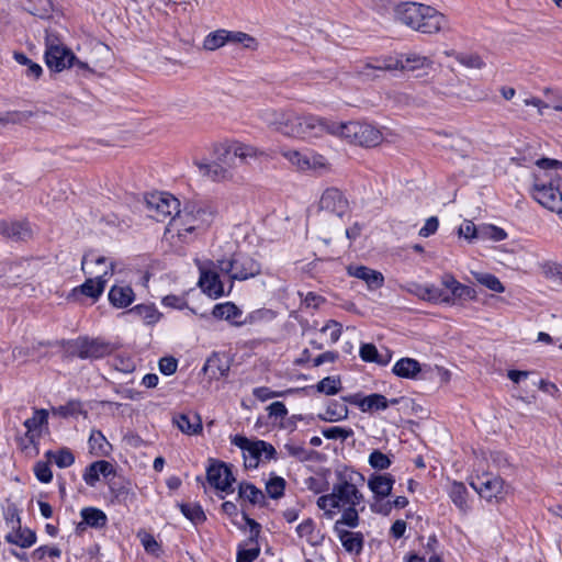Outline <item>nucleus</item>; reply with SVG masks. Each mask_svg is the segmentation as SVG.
<instances>
[{"mask_svg":"<svg viewBox=\"0 0 562 562\" xmlns=\"http://www.w3.org/2000/svg\"><path fill=\"white\" fill-rule=\"evenodd\" d=\"M344 400L353 405H357L363 413L372 411H384L389 407L390 404L394 405L398 403L397 398L389 401L384 395L378 393L370 394L361 398L358 397V395H350Z\"/></svg>","mask_w":562,"mask_h":562,"instance_id":"obj_22","label":"nucleus"},{"mask_svg":"<svg viewBox=\"0 0 562 562\" xmlns=\"http://www.w3.org/2000/svg\"><path fill=\"white\" fill-rule=\"evenodd\" d=\"M368 463L375 471H384L392 465V459L390 456L383 453L379 449H374L369 454Z\"/></svg>","mask_w":562,"mask_h":562,"instance_id":"obj_43","label":"nucleus"},{"mask_svg":"<svg viewBox=\"0 0 562 562\" xmlns=\"http://www.w3.org/2000/svg\"><path fill=\"white\" fill-rule=\"evenodd\" d=\"M316 390L326 395H335L341 390V381L339 376H326L322 379Z\"/></svg>","mask_w":562,"mask_h":562,"instance_id":"obj_47","label":"nucleus"},{"mask_svg":"<svg viewBox=\"0 0 562 562\" xmlns=\"http://www.w3.org/2000/svg\"><path fill=\"white\" fill-rule=\"evenodd\" d=\"M127 314L142 319L147 325L156 324L160 319V313L154 305L139 304L131 308Z\"/></svg>","mask_w":562,"mask_h":562,"instance_id":"obj_32","label":"nucleus"},{"mask_svg":"<svg viewBox=\"0 0 562 562\" xmlns=\"http://www.w3.org/2000/svg\"><path fill=\"white\" fill-rule=\"evenodd\" d=\"M418 291H414V294L431 302L440 303H452L453 299L450 295L443 294V292L435 285L417 286Z\"/></svg>","mask_w":562,"mask_h":562,"instance_id":"obj_37","label":"nucleus"},{"mask_svg":"<svg viewBox=\"0 0 562 562\" xmlns=\"http://www.w3.org/2000/svg\"><path fill=\"white\" fill-rule=\"evenodd\" d=\"M212 314L214 317L225 319L235 326V323L238 322L237 318L243 315V312L233 302H225L216 304L212 311Z\"/></svg>","mask_w":562,"mask_h":562,"instance_id":"obj_31","label":"nucleus"},{"mask_svg":"<svg viewBox=\"0 0 562 562\" xmlns=\"http://www.w3.org/2000/svg\"><path fill=\"white\" fill-rule=\"evenodd\" d=\"M394 16L401 24L422 34L446 35L452 32L449 19L436 8L427 4L402 2L395 7Z\"/></svg>","mask_w":562,"mask_h":562,"instance_id":"obj_3","label":"nucleus"},{"mask_svg":"<svg viewBox=\"0 0 562 562\" xmlns=\"http://www.w3.org/2000/svg\"><path fill=\"white\" fill-rule=\"evenodd\" d=\"M284 449L289 456L299 461H306L310 458L308 451L302 445L290 441L284 445Z\"/></svg>","mask_w":562,"mask_h":562,"instance_id":"obj_54","label":"nucleus"},{"mask_svg":"<svg viewBox=\"0 0 562 562\" xmlns=\"http://www.w3.org/2000/svg\"><path fill=\"white\" fill-rule=\"evenodd\" d=\"M111 491L119 502H126L128 498L134 496L132 488L130 487V485L126 484L120 485L117 487L115 486V484H113L111 486Z\"/></svg>","mask_w":562,"mask_h":562,"instance_id":"obj_61","label":"nucleus"},{"mask_svg":"<svg viewBox=\"0 0 562 562\" xmlns=\"http://www.w3.org/2000/svg\"><path fill=\"white\" fill-rule=\"evenodd\" d=\"M222 274L233 281H245L261 272V263L248 254L235 252L227 258L216 260Z\"/></svg>","mask_w":562,"mask_h":562,"instance_id":"obj_9","label":"nucleus"},{"mask_svg":"<svg viewBox=\"0 0 562 562\" xmlns=\"http://www.w3.org/2000/svg\"><path fill=\"white\" fill-rule=\"evenodd\" d=\"M360 357L366 362L376 361L378 350L375 346L372 344H363L360 347Z\"/></svg>","mask_w":562,"mask_h":562,"instance_id":"obj_63","label":"nucleus"},{"mask_svg":"<svg viewBox=\"0 0 562 562\" xmlns=\"http://www.w3.org/2000/svg\"><path fill=\"white\" fill-rule=\"evenodd\" d=\"M322 333H328L330 342L335 344L339 340V338L341 336V333H342L341 324H339L338 322L333 321V319L328 321L326 323V325L322 328Z\"/></svg>","mask_w":562,"mask_h":562,"instance_id":"obj_57","label":"nucleus"},{"mask_svg":"<svg viewBox=\"0 0 562 562\" xmlns=\"http://www.w3.org/2000/svg\"><path fill=\"white\" fill-rule=\"evenodd\" d=\"M258 116L269 128L288 138L306 140L326 135L327 117L273 108L261 109Z\"/></svg>","mask_w":562,"mask_h":562,"instance_id":"obj_1","label":"nucleus"},{"mask_svg":"<svg viewBox=\"0 0 562 562\" xmlns=\"http://www.w3.org/2000/svg\"><path fill=\"white\" fill-rule=\"evenodd\" d=\"M46 456L52 459L58 468H68L74 464L75 456L68 448L59 449L55 452L47 451Z\"/></svg>","mask_w":562,"mask_h":562,"instance_id":"obj_44","label":"nucleus"},{"mask_svg":"<svg viewBox=\"0 0 562 562\" xmlns=\"http://www.w3.org/2000/svg\"><path fill=\"white\" fill-rule=\"evenodd\" d=\"M116 262L109 257L98 255L93 251L83 256L81 268L86 274H95L88 278L81 285L74 288L67 295V300L79 302L81 296L98 301L102 295L110 278L115 272Z\"/></svg>","mask_w":562,"mask_h":562,"instance_id":"obj_4","label":"nucleus"},{"mask_svg":"<svg viewBox=\"0 0 562 562\" xmlns=\"http://www.w3.org/2000/svg\"><path fill=\"white\" fill-rule=\"evenodd\" d=\"M238 495L252 505L262 504L265 502L263 493L250 483H241L239 485Z\"/></svg>","mask_w":562,"mask_h":562,"instance_id":"obj_40","label":"nucleus"},{"mask_svg":"<svg viewBox=\"0 0 562 562\" xmlns=\"http://www.w3.org/2000/svg\"><path fill=\"white\" fill-rule=\"evenodd\" d=\"M112 473L113 465L110 462L104 460L95 461L86 469L83 473V481L89 486H94L100 480V475L109 476Z\"/></svg>","mask_w":562,"mask_h":562,"instance_id":"obj_28","label":"nucleus"},{"mask_svg":"<svg viewBox=\"0 0 562 562\" xmlns=\"http://www.w3.org/2000/svg\"><path fill=\"white\" fill-rule=\"evenodd\" d=\"M60 554H61V551L59 548L48 547V546L38 547L37 549H35L33 551V557L38 560H43L47 555L50 558H59Z\"/></svg>","mask_w":562,"mask_h":562,"instance_id":"obj_59","label":"nucleus"},{"mask_svg":"<svg viewBox=\"0 0 562 562\" xmlns=\"http://www.w3.org/2000/svg\"><path fill=\"white\" fill-rule=\"evenodd\" d=\"M434 60L418 53H407L398 58H385L366 65V69L416 71L431 68Z\"/></svg>","mask_w":562,"mask_h":562,"instance_id":"obj_13","label":"nucleus"},{"mask_svg":"<svg viewBox=\"0 0 562 562\" xmlns=\"http://www.w3.org/2000/svg\"><path fill=\"white\" fill-rule=\"evenodd\" d=\"M181 513L193 524H201L205 520V515L199 504H182Z\"/></svg>","mask_w":562,"mask_h":562,"instance_id":"obj_49","label":"nucleus"},{"mask_svg":"<svg viewBox=\"0 0 562 562\" xmlns=\"http://www.w3.org/2000/svg\"><path fill=\"white\" fill-rule=\"evenodd\" d=\"M65 351L70 357L80 359H101L110 353L108 344L97 339L77 338L64 342Z\"/></svg>","mask_w":562,"mask_h":562,"instance_id":"obj_16","label":"nucleus"},{"mask_svg":"<svg viewBox=\"0 0 562 562\" xmlns=\"http://www.w3.org/2000/svg\"><path fill=\"white\" fill-rule=\"evenodd\" d=\"M214 161L194 159L193 164L201 177L218 182L232 178V168L236 166L235 159L240 164H248L249 160L261 157L263 151L248 144L232 142L214 145Z\"/></svg>","mask_w":562,"mask_h":562,"instance_id":"obj_2","label":"nucleus"},{"mask_svg":"<svg viewBox=\"0 0 562 562\" xmlns=\"http://www.w3.org/2000/svg\"><path fill=\"white\" fill-rule=\"evenodd\" d=\"M200 279L199 285L209 296L218 299L225 295L224 284L220 280L216 261H206L199 266Z\"/></svg>","mask_w":562,"mask_h":562,"instance_id":"obj_18","label":"nucleus"},{"mask_svg":"<svg viewBox=\"0 0 562 562\" xmlns=\"http://www.w3.org/2000/svg\"><path fill=\"white\" fill-rule=\"evenodd\" d=\"M5 541L21 548H30L36 542V533L29 529L15 528L5 536Z\"/></svg>","mask_w":562,"mask_h":562,"instance_id":"obj_30","label":"nucleus"},{"mask_svg":"<svg viewBox=\"0 0 562 562\" xmlns=\"http://www.w3.org/2000/svg\"><path fill=\"white\" fill-rule=\"evenodd\" d=\"M45 46V61L50 70L60 72L75 64V54L57 37L47 35Z\"/></svg>","mask_w":562,"mask_h":562,"instance_id":"obj_15","label":"nucleus"},{"mask_svg":"<svg viewBox=\"0 0 562 562\" xmlns=\"http://www.w3.org/2000/svg\"><path fill=\"white\" fill-rule=\"evenodd\" d=\"M172 424L182 434L188 436L199 435L203 429L202 419L194 412L175 414L172 416Z\"/></svg>","mask_w":562,"mask_h":562,"instance_id":"obj_24","label":"nucleus"},{"mask_svg":"<svg viewBox=\"0 0 562 562\" xmlns=\"http://www.w3.org/2000/svg\"><path fill=\"white\" fill-rule=\"evenodd\" d=\"M326 134L362 147H374L383 140V134L376 126L358 121L342 123L327 119Z\"/></svg>","mask_w":562,"mask_h":562,"instance_id":"obj_7","label":"nucleus"},{"mask_svg":"<svg viewBox=\"0 0 562 562\" xmlns=\"http://www.w3.org/2000/svg\"><path fill=\"white\" fill-rule=\"evenodd\" d=\"M0 234L7 238L23 240L31 237L32 231L26 222L0 221Z\"/></svg>","mask_w":562,"mask_h":562,"instance_id":"obj_26","label":"nucleus"},{"mask_svg":"<svg viewBox=\"0 0 562 562\" xmlns=\"http://www.w3.org/2000/svg\"><path fill=\"white\" fill-rule=\"evenodd\" d=\"M212 221L213 213L207 207L198 203H187L169 221L166 234L172 239L177 238L179 243L188 244L195 240Z\"/></svg>","mask_w":562,"mask_h":562,"instance_id":"obj_5","label":"nucleus"},{"mask_svg":"<svg viewBox=\"0 0 562 562\" xmlns=\"http://www.w3.org/2000/svg\"><path fill=\"white\" fill-rule=\"evenodd\" d=\"M89 445L92 450L104 451L109 442L100 430H92L89 437Z\"/></svg>","mask_w":562,"mask_h":562,"instance_id":"obj_58","label":"nucleus"},{"mask_svg":"<svg viewBox=\"0 0 562 562\" xmlns=\"http://www.w3.org/2000/svg\"><path fill=\"white\" fill-rule=\"evenodd\" d=\"M315 531V522L312 518L303 520L296 527V533L301 539H305L307 542H313V533Z\"/></svg>","mask_w":562,"mask_h":562,"instance_id":"obj_53","label":"nucleus"},{"mask_svg":"<svg viewBox=\"0 0 562 562\" xmlns=\"http://www.w3.org/2000/svg\"><path fill=\"white\" fill-rule=\"evenodd\" d=\"M340 540L344 549L349 553L359 554L363 548V535L349 530L334 531Z\"/></svg>","mask_w":562,"mask_h":562,"instance_id":"obj_29","label":"nucleus"},{"mask_svg":"<svg viewBox=\"0 0 562 562\" xmlns=\"http://www.w3.org/2000/svg\"><path fill=\"white\" fill-rule=\"evenodd\" d=\"M14 59L23 66H26L25 75L32 79H38L43 72L42 66L37 63L32 61L23 53H14Z\"/></svg>","mask_w":562,"mask_h":562,"instance_id":"obj_46","label":"nucleus"},{"mask_svg":"<svg viewBox=\"0 0 562 562\" xmlns=\"http://www.w3.org/2000/svg\"><path fill=\"white\" fill-rule=\"evenodd\" d=\"M4 519H5L7 526L11 530L19 528V526H21V518H20V515H19V512L16 510V508H8L4 514Z\"/></svg>","mask_w":562,"mask_h":562,"instance_id":"obj_64","label":"nucleus"},{"mask_svg":"<svg viewBox=\"0 0 562 562\" xmlns=\"http://www.w3.org/2000/svg\"><path fill=\"white\" fill-rule=\"evenodd\" d=\"M110 303L116 308H125L131 305L135 299L133 289L130 285L114 284L108 294Z\"/></svg>","mask_w":562,"mask_h":562,"instance_id":"obj_27","label":"nucleus"},{"mask_svg":"<svg viewBox=\"0 0 562 562\" xmlns=\"http://www.w3.org/2000/svg\"><path fill=\"white\" fill-rule=\"evenodd\" d=\"M296 390H293V389H289V390H285V391H272L271 389H269L267 386H259V387H255L252 390V395L257 400H259L261 402H265V401H268L270 398L285 396L286 394H291V393H293Z\"/></svg>","mask_w":562,"mask_h":562,"instance_id":"obj_50","label":"nucleus"},{"mask_svg":"<svg viewBox=\"0 0 562 562\" xmlns=\"http://www.w3.org/2000/svg\"><path fill=\"white\" fill-rule=\"evenodd\" d=\"M54 415L67 418L70 416H77L82 413L81 402L78 400H71L67 402L65 405H60L58 407H54L52 409Z\"/></svg>","mask_w":562,"mask_h":562,"instance_id":"obj_48","label":"nucleus"},{"mask_svg":"<svg viewBox=\"0 0 562 562\" xmlns=\"http://www.w3.org/2000/svg\"><path fill=\"white\" fill-rule=\"evenodd\" d=\"M341 517L336 520L334 531L346 530L345 527L357 528L360 522L357 506L345 507Z\"/></svg>","mask_w":562,"mask_h":562,"instance_id":"obj_38","label":"nucleus"},{"mask_svg":"<svg viewBox=\"0 0 562 562\" xmlns=\"http://www.w3.org/2000/svg\"><path fill=\"white\" fill-rule=\"evenodd\" d=\"M322 435L326 439H333V440L339 439V440L344 441V440L350 438L351 436H353V430L351 428L334 426V427H329V428H324L322 430Z\"/></svg>","mask_w":562,"mask_h":562,"instance_id":"obj_52","label":"nucleus"},{"mask_svg":"<svg viewBox=\"0 0 562 562\" xmlns=\"http://www.w3.org/2000/svg\"><path fill=\"white\" fill-rule=\"evenodd\" d=\"M228 43L241 44L245 48L252 50L258 47V42L254 36L240 31H228L224 29L209 33L204 37L202 45L205 50L212 52Z\"/></svg>","mask_w":562,"mask_h":562,"instance_id":"obj_14","label":"nucleus"},{"mask_svg":"<svg viewBox=\"0 0 562 562\" xmlns=\"http://www.w3.org/2000/svg\"><path fill=\"white\" fill-rule=\"evenodd\" d=\"M472 276L481 285L487 288L493 292L503 293L505 291V286L503 285L501 280L492 273L472 272Z\"/></svg>","mask_w":562,"mask_h":562,"instance_id":"obj_41","label":"nucleus"},{"mask_svg":"<svg viewBox=\"0 0 562 562\" xmlns=\"http://www.w3.org/2000/svg\"><path fill=\"white\" fill-rule=\"evenodd\" d=\"M206 479L214 488L221 492L232 493L234 491L235 477L231 468L222 461L211 460L206 469Z\"/></svg>","mask_w":562,"mask_h":562,"instance_id":"obj_20","label":"nucleus"},{"mask_svg":"<svg viewBox=\"0 0 562 562\" xmlns=\"http://www.w3.org/2000/svg\"><path fill=\"white\" fill-rule=\"evenodd\" d=\"M539 269L548 280L555 283H562V265L547 260L539 265Z\"/></svg>","mask_w":562,"mask_h":562,"instance_id":"obj_42","label":"nucleus"},{"mask_svg":"<svg viewBox=\"0 0 562 562\" xmlns=\"http://www.w3.org/2000/svg\"><path fill=\"white\" fill-rule=\"evenodd\" d=\"M319 210L341 218L349 211V202L344 192L337 188H327L321 195Z\"/></svg>","mask_w":562,"mask_h":562,"instance_id":"obj_21","label":"nucleus"},{"mask_svg":"<svg viewBox=\"0 0 562 562\" xmlns=\"http://www.w3.org/2000/svg\"><path fill=\"white\" fill-rule=\"evenodd\" d=\"M80 515L83 522L91 528H103L108 524L105 513L95 507H85L81 509Z\"/></svg>","mask_w":562,"mask_h":562,"instance_id":"obj_33","label":"nucleus"},{"mask_svg":"<svg viewBox=\"0 0 562 562\" xmlns=\"http://www.w3.org/2000/svg\"><path fill=\"white\" fill-rule=\"evenodd\" d=\"M148 215L158 222H162L179 210L177 198L168 192H153L145 198Z\"/></svg>","mask_w":562,"mask_h":562,"instance_id":"obj_17","label":"nucleus"},{"mask_svg":"<svg viewBox=\"0 0 562 562\" xmlns=\"http://www.w3.org/2000/svg\"><path fill=\"white\" fill-rule=\"evenodd\" d=\"M34 473L36 479L42 483H49L53 480L52 470L46 462H37L34 465Z\"/></svg>","mask_w":562,"mask_h":562,"instance_id":"obj_55","label":"nucleus"},{"mask_svg":"<svg viewBox=\"0 0 562 562\" xmlns=\"http://www.w3.org/2000/svg\"><path fill=\"white\" fill-rule=\"evenodd\" d=\"M284 490L285 480L281 476H273L266 484V492L273 499H278L283 496Z\"/></svg>","mask_w":562,"mask_h":562,"instance_id":"obj_51","label":"nucleus"},{"mask_svg":"<svg viewBox=\"0 0 562 562\" xmlns=\"http://www.w3.org/2000/svg\"><path fill=\"white\" fill-rule=\"evenodd\" d=\"M395 477L391 473H372L368 479V488L372 493L373 502L370 508L373 513L384 516L390 515L392 504L390 501L384 499L391 495Z\"/></svg>","mask_w":562,"mask_h":562,"instance_id":"obj_11","label":"nucleus"},{"mask_svg":"<svg viewBox=\"0 0 562 562\" xmlns=\"http://www.w3.org/2000/svg\"><path fill=\"white\" fill-rule=\"evenodd\" d=\"M438 227V217L431 216L426 220L424 226L419 229L418 234L422 237H429L430 235H434L437 232Z\"/></svg>","mask_w":562,"mask_h":562,"instance_id":"obj_62","label":"nucleus"},{"mask_svg":"<svg viewBox=\"0 0 562 562\" xmlns=\"http://www.w3.org/2000/svg\"><path fill=\"white\" fill-rule=\"evenodd\" d=\"M449 497L452 503L463 513H467L469 509L468 505V491L463 483L453 482L449 488Z\"/></svg>","mask_w":562,"mask_h":562,"instance_id":"obj_36","label":"nucleus"},{"mask_svg":"<svg viewBox=\"0 0 562 562\" xmlns=\"http://www.w3.org/2000/svg\"><path fill=\"white\" fill-rule=\"evenodd\" d=\"M279 153L297 171L323 172L329 170L326 157L314 150L282 147Z\"/></svg>","mask_w":562,"mask_h":562,"instance_id":"obj_10","label":"nucleus"},{"mask_svg":"<svg viewBox=\"0 0 562 562\" xmlns=\"http://www.w3.org/2000/svg\"><path fill=\"white\" fill-rule=\"evenodd\" d=\"M48 412L46 409H35L34 414L31 418H27L24 422V427L26 428V436L33 442L35 438V432L40 431V428L47 424Z\"/></svg>","mask_w":562,"mask_h":562,"instance_id":"obj_35","label":"nucleus"},{"mask_svg":"<svg viewBox=\"0 0 562 562\" xmlns=\"http://www.w3.org/2000/svg\"><path fill=\"white\" fill-rule=\"evenodd\" d=\"M469 484L481 497L487 501L502 497L504 492V481L499 476L491 473L472 476Z\"/></svg>","mask_w":562,"mask_h":562,"instance_id":"obj_19","label":"nucleus"},{"mask_svg":"<svg viewBox=\"0 0 562 562\" xmlns=\"http://www.w3.org/2000/svg\"><path fill=\"white\" fill-rule=\"evenodd\" d=\"M454 58L465 68L482 69L485 66V61L476 53H458Z\"/></svg>","mask_w":562,"mask_h":562,"instance_id":"obj_45","label":"nucleus"},{"mask_svg":"<svg viewBox=\"0 0 562 562\" xmlns=\"http://www.w3.org/2000/svg\"><path fill=\"white\" fill-rule=\"evenodd\" d=\"M319 419L324 422H339L348 417V407L345 403L331 401L328 403L324 414L318 415Z\"/></svg>","mask_w":562,"mask_h":562,"instance_id":"obj_34","label":"nucleus"},{"mask_svg":"<svg viewBox=\"0 0 562 562\" xmlns=\"http://www.w3.org/2000/svg\"><path fill=\"white\" fill-rule=\"evenodd\" d=\"M463 299V300H474L476 297V292L474 289L459 283V285L456 288V290L451 294V299Z\"/></svg>","mask_w":562,"mask_h":562,"instance_id":"obj_60","label":"nucleus"},{"mask_svg":"<svg viewBox=\"0 0 562 562\" xmlns=\"http://www.w3.org/2000/svg\"><path fill=\"white\" fill-rule=\"evenodd\" d=\"M392 372L403 379L416 380L419 373L426 372V367H423L416 359L406 357L394 363Z\"/></svg>","mask_w":562,"mask_h":562,"instance_id":"obj_25","label":"nucleus"},{"mask_svg":"<svg viewBox=\"0 0 562 562\" xmlns=\"http://www.w3.org/2000/svg\"><path fill=\"white\" fill-rule=\"evenodd\" d=\"M347 273L350 277L362 280L369 290H376L383 286L384 277L380 271L371 269L366 266H353L347 267Z\"/></svg>","mask_w":562,"mask_h":562,"instance_id":"obj_23","label":"nucleus"},{"mask_svg":"<svg viewBox=\"0 0 562 562\" xmlns=\"http://www.w3.org/2000/svg\"><path fill=\"white\" fill-rule=\"evenodd\" d=\"M363 494L352 482V476L340 474L331 492L317 498L316 505L324 510L327 518H333L340 508L358 506L363 502Z\"/></svg>","mask_w":562,"mask_h":562,"instance_id":"obj_6","label":"nucleus"},{"mask_svg":"<svg viewBox=\"0 0 562 562\" xmlns=\"http://www.w3.org/2000/svg\"><path fill=\"white\" fill-rule=\"evenodd\" d=\"M562 178L557 172L535 176L533 199L547 210L557 213L562 221Z\"/></svg>","mask_w":562,"mask_h":562,"instance_id":"obj_8","label":"nucleus"},{"mask_svg":"<svg viewBox=\"0 0 562 562\" xmlns=\"http://www.w3.org/2000/svg\"><path fill=\"white\" fill-rule=\"evenodd\" d=\"M276 317L273 311L269 308H258L248 313L241 322H236L235 326L240 327L243 325H255L263 322H270Z\"/></svg>","mask_w":562,"mask_h":562,"instance_id":"obj_39","label":"nucleus"},{"mask_svg":"<svg viewBox=\"0 0 562 562\" xmlns=\"http://www.w3.org/2000/svg\"><path fill=\"white\" fill-rule=\"evenodd\" d=\"M231 442L243 450L246 468L256 469L261 460H273L277 457L274 447L263 440H250L244 436L236 435Z\"/></svg>","mask_w":562,"mask_h":562,"instance_id":"obj_12","label":"nucleus"},{"mask_svg":"<svg viewBox=\"0 0 562 562\" xmlns=\"http://www.w3.org/2000/svg\"><path fill=\"white\" fill-rule=\"evenodd\" d=\"M260 553V549L254 546L248 549L239 548L237 551L236 562H254Z\"/></svg>","mask_w":562,"mask_h":562,"instance_id":"obj_56","label":"nucleus"}]
</instances>
